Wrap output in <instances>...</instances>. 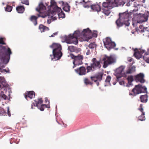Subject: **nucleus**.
<instances>
[{
  "instance_id": "1",
  "label": "nucleus",
  "mask_w": 149,
  "mask_h": 149,
  "mask_svg": "<svg viewBox=\"0 0 149 149\" xmlns=\"http://www.w3.org/2000/svg\"><path fill=\"white\" fill-rule=\"evenodd\" d=\"M125 4V2L122 0H106V2L102 4V12L106 15L108 16L110 13V10L113 8L117 7Z\"/></svg>"
},
{
  "instance_id": "2",
  "label": "nucleus",
  "mask_w": 149,
  "mask_h": 149,
  "mask_svg": "<svg viewBox=\"0 0 149 149\" xmlns=\"http://www.w3.org/2000/svg\"><path fill=\"white\" fill-rule=\"evenodd\" d=\"M50 47L53 49V55H50L51 60L54 61L60 59L62 55L61 45L58 43H54Z\"/></svg>"
},
{
  "instance_id": "3",
  "label": "nucleus",
  "mask_w": 149,
  "mask_h": 149,
  "mask_svg": "<svg viewBox=\"0 0 149 149\" xmlns=\"http://www.w3.org/2000/svg\"><path fill=\"white\" fill-rule=\"evenodd\" d=\"M119 18L116 22V23L118 27L122 26L123 24H128L126 25L128 26L129 23H128L129 20V14L125 13H119Z\"/></svg>"
},
{
  "instance_id": "4",
  "label": "nucleus",
  "mask_w": 149,
  "mask_h": 149,
  "mask_svg": "<svg viewBox=\"0 0 149 149\" xmlns=\"http://www.w3.org/2000/svg\"><path fill=\"white\" fill-rule=\"evenodd\" d=\"M1 44L6 45V43L4 42L3 38H0V56L3 57L8 56L9 58L10 55L12 54L10 49L8 47L7 49H6V47L3 46Z\"/></svg>"
},
{
  "instance_id": "5",
  "label": "nucleus",
  "mask_w": 149,
  "mask_h": 149,
  "mask_svg": "<svg viewBox=\"0 0 149 149\" xmlns=\"http://www.w3.org/2000/svg\"><path fill=\"white\" fill-rule=\"evenodd\" d=\"M92 63L90 65L86 67L87 72H89L91 71L93 72L95 70H99L101 67L100 61L97 60L95 58H93L91 60Z\"/></svg>"
},
{
  "instance_id": "6",
  "label": "nucleus",
  "mask_w": 149,
  "mask_h": 149,
  "mask_svg": "<svg viewBox=\"0 0 149 149\" xmlns=\"http://www.w3.org/2000/svg\"><path fill=\"white\" fill-rule=\"evenodd\" d=\"M80 32L78 30L75 31L74 33L68 36L67 38V43L69 44L73 43L77 45L78 43V38L79 36Z\"/></svg>"
},
{
  "instance_id": "7",
  "label": "nucleus",
  "mask_w": 149,
  "mask_h": 149,
  "mask_svg": "<svg viewBox=\"0 0 149 149\" xmlns=\"http://www.w3.org/2000/svg\"><path fill=\"white\" fill-rule=\"evenodd\" d=\"M132 92L133 93H130L129 95L134 96L143 92L147 93V88L144 86L143 87L141 85H138L135 86V87L132 89Z\"/></svg>"
},
{
  "instance_id": "8",
  "label": "nucleus",
  "mask_w": 149,
  "mask_h": 149,
  "mask_svg": "<svg viewBox=\"0 0 149 149\" xmlns=\"http://www.w3.org/2000/svg\"><path fill=\"white\" fill-rule=\"evenodd\" d=\"M46 9L45 6L42 3H41L39 4L38 7L36 8V10L39 12L41 17L45 18L47 16H50L51 14V13H49V11H48V12L45 11Z\"/></svg>"
},
{
  "instance_id": "9",
  "label": "nucleus",
  "mask_w": 149,
  "mask_h": 149,
  "mask_svg": "<svg viewBox=\"0 0 149 149\" xmlns=\"http://www.w3.org/2000/svg\"><path fill=\"white\" fill-rule=\"evenodd\" d=\"M104 63L103 66L104 68H107L108 65L115 63L116 62V59L113 56H105L102 59Z\"/></svg>"
},
{
  "instance_id": "10",
  "label": "nucleus",
  "mask_w": 149,
  "mask_h": 149,
  "mask_svg": "<svg viewBox=\"0 0 149 149\" xmlns=\"http://www.w3.org/2000/svg\"><path fill=\"white\" fill-rule=\"evenodd\" d=\"M70 55L72 59H74L73 63H76V65H79L83 64L82 60L84 58V56L82 55L79 54L77 56H75L73 54H70Z\"/></svg>"
},
{
  "instance_id": "11",
  "label": "nucleus",
  "mask_w": 149,
  "mask_h": 149,
  "mask_svg": "<svg viewBox=\"0 0 149 149\" xmlns=\"http://www.w3.org/2000/svg\"><path fill=\"white\" fill-rule=\"evenodd\" d=\"M103 42L105 47L108 49L113 48L116 46L115 43L112 42L108 37L106 38L103 41Z\"/></svg>"
},
{
  "instance_id": "12",
  "label": "nucleus",
  "mask_w": 149,
  "mask_h": 149,
  "mask_svg": "<svg viewBox=\"0 0 149 149\" xmlns=\"http://www.w3.org/2000/svg\"><path fill=\"white\" fill-rule=\"evenodd\" d=\"M124 68V66H121L116 69L115 75L117 79H119L122 77L126 76V73L123 72Z\"/></svg>"
},
{
  "instance_id": "13",
  "label": "nucleus",
  "mask_w": 149,
  "mask_h": 149,
  "mask_svg": "<svg viewBox=\"0 0 149 149\" xmlns=\"http://www.w3.org/2000/svg\"><path fill=\"white\" fill-rule=\"evenodd\" d=\"M81 34L83 35L84 37L88 38V36H89L92 35L93 37H96L97 36V34L96 33H93L92 34L91 31L90 30L89 28L86 29H84L81 33Z\"/></svg>"
},
{
  "instance_id": "14",
  "label": "nucleus",
  "mask_w": 149,
  "mask_h": 149,
  "mask_svg": "<svg viewBox=\"0 0 149 149\" xmlns=\"http://www.w3.org/2000/svg\"><path fill=\"white\" fill-rule=\"evenodd\" d=\"M149 14V12L148 13L139 14L138 16V20L139 21V23H142L143 22L147 21L148 20Z\"/></svg>"
},
{
  "instance_id": "15",
  "label": "nucleus",
  "mask_w": 149,
  "mask_h": 149,
  "mask_svg": "<svg viewBox=\"0 0 149 149\" xmlns=\"http://www.w3.org/2000/svg\"><path fill=\"white\" fill-rule=\"evenodd\" d=\"M86 68L84 66H81L79 68L75 70V72L79 75H85L87 72Z\"/></svg>"
},
{
  "instance_id": "16",
  "label": "nucleus",
  "mask_w": 149,
  "mask_h": 149,
  "mask_svg": "<svg viewBox=\"0 0 149 149\" xmlns=\"http://www.w3.org/2000/svg\"><path fill=\"white\" fill-rule=\"evenodd\" d=\"M134 51V56L138 59H139L141 58L142 56V54L145 52L144 50L140 49L139 50L136 48L135 49Z\"/></svg>"
},
{
  "instance_id": "17",
  "label": "nucleus",
  "mask_w": 149,
  "mask_h": 149,
  "mask_svg": "<svg viewBox=\"0 0 149 149\" xmlns=\"http://www.w3.org/2000/svg\"><path fill=\"white\" fill-rule=\"evenodd\" d=\"M144 75L142 73H140L135 76V80L136 82H139L141 83H144L145 80L143 79Z\"/></svg>"
},
{
  "instance_id": "18",
  "label": "nucleus",
  "mask_w": 149,
  "mask_h": 149,
  "mask_svg": "<svg viewBox=\"0 0 149 149\" xmlns=\"http://www.w3.org/2000/svg\"><path fill=\"white\" fill-rule=\"evenodd\" d=\"M52 12L53 13H58V15H63V16H65V15L64 13H63L61 8L58 7L57 6H56L53 8V10H52Z\"/></svg>"
},
{
  "instance_id": "19",
  "label": "nucleus",
  "mask_w": 149,
  "mask_h": 149,
  "mask_svg": "<svg viewBox=\"0 0 149 149\" xmlns=\"http://www.w3.org/2000/svg\"><path fill=\"white\" fill-rule=\"evenodd\" d=\"M8 84L5 81L4 77H0V89L3 88L5 89L6 87L8 86Z\"/></svg>"
},
{
  "instance_id": "20",
  "label": "nucleus",
  "mask_w": 149,
  "mask_h": 149,
  "mask_svg": "<svg viewBox=\"0 0 149 149\" xmlns=\"http://www.w3.org/2000/svg\"><path fill=\"white\" fill-rule=\"evenodd\" d=\"M138 110L142 113L141 115L138 117V120L141 121L145 120L146 119L144 116L145 113V112L143 111V105L142 104L140 105L139 107L138 108Z\"/></svg>"
},
{
  "instance_id": "21",
  "label": "nucleus",
  "mask_w": 149,
  "mask_h": 149,
  "mask_svg": "<svg viewBox=\"0 0 149 149\" xmlns=\"http://www.w3.org/2000/svg\"><path fill=\"white\" fill-rule=\"evenodd\" d=\"M91 9L94 11L99 12L101 10V8L100 5L98 4H94L91 6Z\"/></svg>"
},
{
  "instance_id": "22",
  "label": "nucleus",
  "mask_w": 149,
  "mask_h": 149,
  "mask_svg": "<svg viewBox=\"0 0 149 149\" xmlns=\"http://www.w3.org/2000/svg\"><path fill=\"white\" fill-rule=\"evenodd\" d=\"M139 32L142 33H144L143 34V35H147L149 34V32L148 30V28L147 27L144 28L143 26L142 25H140L139 26Z\"/></svg>"
},
{
  "instance_id": "23",
  "label": "nucleus",
  "mask_w": 149,
  "mask_h": 149,
  "mask_svg": "<svg viewBox=\"0 0 149 149\" xmlns=\"http://www.w3.org/2000/svg\"><path fill=\"white\" fill-rule=\"evenodd\" d=\"M43 103V100H42V98H39L38 99V101H37L36 100L34 101V102H32L31 106V109H34L33 107H38V105L39 104H42Z\"/></svg>"
},
{
  "instance_id": "24",
  "label": "nucleus",
  "mask_w": 149,
  "mask_h": 149,
  "mask_svg": "<svg viewBox=\"0 0 149 149\" xmlns=\"http://www.w3.org/2000/svg\"><path fill=\"white\" fill-rule=\"evenodd\" d=\"M24 94L25 98L27 100V98L28 97L30 99H31L33 97V96H35V93L33 91H28Z\"/></svg>"
},
{
  "instance_id": "25",
  "label": "nucleus",
  "mask_w": 149,
  "mask_h": 149,
  "mask_svg": "<svg viewBox=\"0 0 149 149\" xmlns=\"http://www.w3.org/2000/svg\"><path fill=\"white\" fill-rule=\"evenodd\" d=\"M68 49L71 52H74L76 53L79 52L81 51V49L80 48H77L76 47L73 46H68Z\"/></svg>"
},
{
  "instance_id": "26",
  "label": "nucleus",
  "mask_w": 149,
  "mask_h": 149,
  "mask_svg": "<svg viewBox=\"0 0 149 149\" xmlns=\"http://www.w3.org/2000/svg\"><path fill=\"white\" fill-rule=\"evenodd\" d=\"M143 57L147 63H149V48L147 49V51L145 53Z\"/></svg>"
},
{
  "instance_id": "27",
  "label": "nucleus",
  "mask_w": 149,
  "mask_h": 149,
  "mask_svg": "<svg viewBox=\"0 0 149 149\" xmlns=\"http://www.w3.org/2000/svg\"><path fill=\"white\" fill-rule=\"evenodd\" d=\"M136 67L134 66H133L129 67L126 72V74H131L135 71Z\"/></svg>"
},
{
  "instance_id": "28",
  "label": "nucleus",
  "mask_w": 149,
  "mask_h": 149,
  "mask_svg": "<svg viewBox=\"0 0 149 149\" xmlns=\"http://www.w3.org/2000/svg\"><path fill=\"white\" fill-rule=\"evenodd\" d=\"M16 10L18 13H22L25 10L24 6H21L16 7Z\"/></svg>"
},
{
  "instance_id": "29",
  "label": "nucleus",
  "mask_w": 149,
  "mask_h": 149,
  "mask_svg": "<svg viewBox=\"0 0 149 149\" xmlns=\"http://www.w3.org/2000/svg\"><path fill=\"white\" fill-rule=\"evenodd\" d=\"M39 28L41 32H44L49 30V29L48 27L42 24L40 25L39 26Z\"/></svg>"
},
{
  "instance_id": "30",
  "label": "nucleus",
  "mask_w": 149,
  "mask_h": 149,
  "mask_svg": "<svg viewBox=\"0 0 149 149\" xmlns=\"http://www.w3.org/2000/svg\"><path fill=\"white\" fill-rule=\"evenodd\" d=\"M37 17L34 15H32L31 17L30 20L35 25H36L37 24Z\"/></svg>"
},
{
  "instance_id": "31",
  "label": "nucleus",
  "mask_w": 149,
  "mask_h": 149,
  "mask_svg": "<svg viewBox=\"0 0 149 149\" xmlns=\"http://www.w3.org/2000/svg\"><path fill=\"white\" fill-rule=\"evenodd\" d=\"M84 82L86 85H90L92 86L93 84L92 81H91L89 79L87 78H85L84 79Z\"/></svg>"
},
{
  "instance_id": "32",
  "label": "nucleus",
  "mask_w": 149,
  "mask_h": 149,
  "mask_svg": "<svg viewBox=\"0 0 149 149\" xmlns=\"http://www.w3.org/2000/svg\"><path fill=\"white\" fill-rule=\"evenodd\" d=\"M140 99L141 102L146 103L148 100V95L147 94L140 96Z\"/></svg>"
},
{
  "instance_id": "33",
  "label": "nucleus",
  "mask_w": 149,
  "mask_h": 149,
  "mask_svg": "<svg viewBox=\"0 0 149 149\" xmlns=\"http://www.w3.org/2000/svg\"><path fill=\"white\" fill-rule=\"evenodd\" d=\"M56 6V2L54 0H51L50 5L48 6V11L50 12L51 8L53 7L54 6L55 7Z\"/></svg>"
},
{
  "instance_id": "34",
  "label": "nucleus",
  "mask_w": 149,
  "mask_h": 149,
  "mask_svg": "<svg viewBox=\"0 0 149 149\" xmlns=\"http://www.w3.org/2000/svg\"><path fill=\"white\" fill-rule=\"evenodd\" d=\"M103 74L102 73H99L95 75V77L97 80V81H100L102 79Z\"/></svg>"
},
{
  "instance_id": "35",
  "label": "nucleus",
  "mask_w": 149,
  "mask_h": 149,
  "mask_svg": "<svg viewBox=\"0 0 149 149\" xmlns=\"http://www.w3.org/2000/svg\"><path fill=\"white\" fill-rule=\"evenodd\" d=\"M127 79L128 81V83L127 86H130L131 85L132 82L133 80V77L132 76H129L128 77Z\"/></svg>"
},
{
  "instance_id": "36",
  "label": "nucleus",
  "mask_w": 149,
  "mask_h": 149,
  "mask_svg": "<svg viewBox=\"0 0 149 149\" xmlns=\"http://www.w3.org/2000/svg\"><path fill=\"white\" fill-rule=\"evenodd\" d=\"M88 47L90 49H93L96 47V45L95 42L90 43L88 46Z\"/></svg>"
},
{
  "instance_id": "37",
  "label": "nucleus",
  "mask_w": 149,
  "mask_h": 149,
  "mask_svg": "<svg viewBox=\"0 0 149 149\" xmlns=\"http://www.w3.org/2000/svg\"><path fill=\"white\" fill-rule=\"evenodd\" d=\"M45 107V105L44 104H39L38 105V108L41 111H43L44 109V107Z\"/></svg>"
},
{
  "instance_id": "38",
  "label": "nucleus",
  "mask_w": 149,
  "mask_h": 149,
  "mask_svg": "<svg viewBox=\"0 0 149 149\" xmlns=\"http://www.w3.org/2000/svg\"><path fill=\"white\" fill-rule=\"evenodd\" d=\"M70 6L68 4H67L63 8V9L65 11L68 12L70 11Z\"/></svg>"
},
{
  "instance_id": "39",
  "label": "nucleus",
  "mask_w": 149,
  "mask_h": 149,
  "mask_svg": "<svg viewBox=\"0 0 149 149\" xmlns=\"http://www.w3.org/2000/svg\"><path fill=\"white\" fill-rule=\"evenodd\" d=\"M138 23H139V22L138 19L137 21H134V20H133L132 22V25L133 27H136L137 26Z\"/></svg>"
},
{
  "instance_id": "40",
  "label": "nucleus",
  "mask_w": 149,
  "mask_h": 149,
  "mask_svg": "<svg viewBox=\"0 0 149 149\" xmlns=\"http://www.w3.org/2000/svg\"><path fill=\"white\" fill-rule=\"evenodd\" d=\"M13 8L12 7L9 5H7L5 9V10L8 12H10L12 11Z\"/></svg>"
},
{
  "instance_id": "41",
  "label": "nucleus",
  "mask_w": 149,
  "mask_h": 149,
  "mask_svg": "<svg viewBox=\"0 0 149 149\" xmlns=\"http://www.w3.org/2000/svg\"><path fill=\"white\" fill-rule=\"evenodd\" d=\"M6 112L3 109H1L0 110V115L1 116H5Z\"/></svg>"
},
{
  "instance_id": "42",
  "label": "nucleus",
  "mask_w": 149,
  "mask_h": 149,
  "mask_svg": "<svg viewBox=\"0 0 149 149\" xmlns=\"http://www.w3.org/2000/svg\"><path fill=\"white\" fill-rule=\"evenodd\" d=\"M90 78L91 80L94 81V82H97V81L95 76H91Z\"/></svg>"
},
{
  "instance_id": "43",
  "label": "nucleus",
  "mask_w": 149,
  "mask_h": 149,
  "mask_svg": "<svg viewBox=\"0 0 149 149\" xmlns=\"http://www.w3.org/2000/svg\"><path fill=\"white\" fill-rule=\"evenodd\" d=\"M22 3L27 5H29V0H24L21 2Z\"/></svg>"
},
{
  "instance_id": "44",
  "label": "nucleus",
  "mask_w": 149,
  "mask_h": 149,
  "mask_svg": "<svg viewBox=\"0 0 149 149\" xmlns=\"http://www.w3.org/2000/svg\"><path fill=\"white\" fill-rule=\"evenodd\" d=\"M3 92L2 91L1 92V97L3 98L4 99L6 100V99L8 98V97L6 95L3 94Z\"/></svg>"
},
{
  "instance_id": "45",
  "label": "nucleus",
  "mask_w": 149,
  "mask_h": 149,
  "mask_svg": "<svg viewBox=\"0 0 149 149\" xmlns=\"http://www.w3.org/2000/svg\"><path fill=\"white\" fill-rule=\"evenodd\" d=\"M111 79V77L110 76H107L105 80V82L109 83Z\"/></svg>"
},
{
  "instance_id": "46",
  "label": "nucleus",
  "mask_w": 149,
  "mask_h": 149,
  "mask_svg": "<svg viewBox=\"0 0 149 149\" xmlns=\"http://www.w3.org/2000/svg\"><path fill=\"white\" fill-rule=\"evenodd\" d=\"M58 34V32H55L53 33L51 36H50V37H53L55 35L56 36Z\"/></svg>"
},
{
  "instance_id": "47",
  "label": "nucleus",
  "mask_w": 149,
  "mask_h": 149,
  "mask_svg": "<svg viewBox=\"0 0 149 149\" xmlns=\"http://www.w3.org/2000/svg\"><path fill=\"white\" fill-rule=\"evenodd\" d=\"M91 54V52L89 49H88L86 52V54L87 55H89Z\"/></svg>"
},
{
  "instance_id": "48",
  "label": "nucleus",
  "mask_w": 149,
  "mask_h": 149,
  "mask_svg": "<svg viewBox=\"0 0 149 149\" xmlns=\"http://www.w3.org/2000/svg\"><path fill=\"white\" fill-rule=\"evenodd\" d=\"M7 113L8 114V116H11V114L10 112V111L9 110V109L8 108V113Z\"/></svg>"
},
{
  "instance_id": "49",
  "label": "nucleus",
  "mask_w": 149,
  "mask_h": 149,
  "mask_svg": "<svg viewBox=\"0 0 149 149\" xmlns=\"http://www.w3.org/2000/svg\"><path fill=\"white\" fill-rule=\"evenodd\" d=\"M45 101L46 103H47V102H48L49 103V102L47 97H45Z\"/></svg>"
},
{
  "instance_id": "50",
  "label": "nucleus",
  "mask_w": 149,
  "mask_h": 149,
  "mask_svg": "<svg viewBox=\"0 0 149 149\" xmlns=\"http://www.w3.org/2000/svg\"><path fill=\"white\" fill-rule=\"evenodd\" d=\"M82 3H86V2L84 0H81V1L79 3L82 4Z\"/></svg>"
},
{
  "instance_id": "51",
  "label": "nucleus",
  "mask_w": 149,
  "mask_h": 149,
  "mask_svg": "<svg viewBox=\"0 0 149 149\" xmlns=\"http://www.w3.org/2000/svg\"><path fill=\"white\" fill-rule=\"evenodd\" d=\"M44 104L45 105V107H46L48 108H50V106L49 105V104L46 105V104Z\"/></svg>"
},
{
  "instance_id": "52",
  "label": "nucleus",
  "mask_w": 149,
  "mask_h": 149,
  "mask_svg": "<svg viewBox=\"0 0 149 149\" xmlns=\"http://www.w3.org/2000/svg\"><path fill=\"white\" fill-rule=\"evenodd\" d=\"M74 64V65L73 66V68H74L76 65H76V63H73Z\"/></svg>"
},
{
  "instance_id": "53",
  "label": "nucleus",
  "mask_w": 149,
  "mask_h": 149,
  "mask_svg": "<svg viewBox=\"0 0 149 149\" xmlns=\"http://www.w3.org/2000/svg\"><path fill=\"white\" fill-rule=\"evenodd\" d=\"M132 60V59L131 58H129L128 59V61L129 62H131Z\"/></svg>"
},
{
  "instance_id": "54",
  "label": "nucleus",
  "mask_w": 149,
  "mask_h": 149,
  "mask_svg": "<svg viewBox=\"0 0 149 149\" xmlns=\"http://www.w3.org/2000/svg\"><path fill=\"white\" fill-rule=\"evenodd\" d=\"M119 83L120 85H122L123 83H124V82L123 81L122 82H120Z\"/></svg>"
},
{
  "instance_id": "55",
  "label": "nucleus",
  "mask_w": 149,
  "mask_h": 149,
  "mask_svg": "<svg viewBox=\"0 0 149 149\" xmlns=\"http://www.w3.org/2000/svg\"><path fill=\"white\" fill-rule=\"evenodd\" d=\"M96 83L97 85V86H98L99 85V83L97 81V82H95Z\"/></svg>"
},
{
  "instance_id": "56",
  "label": "nucleus",
  "mask_w": 149,
  "mask_h": 149,
  "mask_svg": "<svg viewBox=\"0 0 149 149\" xmlns=\"http://www.w3.org/2000/svg\"><path fill=\"white\" fill-rule=\"evenodd\" d=\"M49 3V2H47V3H45V4H46V6H48V5Z\"/></svg>"
},
{
  "instance_id": "57",
  "label": "nucleus",
  "mask_w": 149,
  "mask_h": 149,
  "mask_svg": "<svg viewBox=\"0 0 149 149\" xmlns=\"http://www.w3.org/2000/svg\"><path fill=\"white\" fill-rule=\"evenodd\" d=\"M142 2L143 3H144L145 2V0H143L142 1Z\"/></svg>"
},
{
  "instance_id": "58",
  "label": "nucleus",
  "mask_w": 149,
  "mask_h": 149,
  "mask_svg": "<svg viewBox=\"0 0 149 149\" xmlns=\"http://www.w3.org/2000/svg\"><path fill=\"white\" fill-rule=\"evenodd\" d=\"M85 65H87V66H88V63H85Z\"/></svg>"
},
{
  "instance_id": "59",
  "label": "nucleus",
  "mask_w": 149,
  "mask_h": 149,
  "mask_svg": "<svg viewBox=\"0 0 149 149\" xmlns=\"http://www.w3.org/2000/svg\"><path fill=\"white\" fill-rule=\"evenodd\" d=\"M91 37H91V36H90V37H88V38H89V39H90L91 38Z\"/></svg>"
},
{
  "instance_id": "60",
  "label": "nucleus",
  "mask_w": 149,
  "mask_h": 149,
  "mask_svg": "<svg viewBox=\"0 0 149 149\" xmlns=\"http://www.w3.org/2000/svg\"><path fill=\"white\" fill-rule=\"evenodd\" d=\"M135 0H131V1H135Z\"/></svg>"
},
{
  "instance_id": "61",
  "label": "nucleus",
  "mask_w": 149,
  "mask_h": 149,
  "mask_svg": "<svg viewBox=\"0 0 149 149\" xmlns=\"http://www.w3.org/2000/svg\"><path fill=\"white\" fill-rule=\"evenodd\" d=\"M128 3L127 4V6H128Z\"/></svg>"
}]
</instances>
